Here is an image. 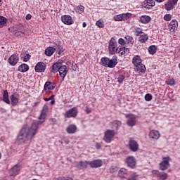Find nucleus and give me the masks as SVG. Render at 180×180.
Returning <instances> with one entry per match:
<instances>
[{"label":"nucleus","instance_id":"25","mask_svg":"<svg viewBox=\"0 0 180 180\" xmlns=\"http://www.w3.org/2000/svg\"><path fill=\"white\" fill-rule=\"evenodd\" d=\"M3 101L8 105H11V100H9V94L8 93V90L4 91Z\"/></svg>","mask_w":180,"mask_h":180},{"label":"nucleus","instance_id":"44","mask_svg":"<svg viewBox=\"0 0 180 180\" xmlns=\"http://www.w3.org/2000/svg\"><path fill=\"white\" fill-rule=\"evenodd\" d=\"M118 54H120V56H127L126 55V51L124 50V47H122L119 49L118 51Z\"/></svg>","mask_w":180,"mask_h":180},{"label":"nucleus","instance_id":"41","mask_svg":"<svg viewBox=\"0 0 180 180\" xmlns=\"http://www.w3.org/2000/svg\"><path fill=\"white\" fill-rule=\"evenodd\" d=\"M159 178L160 179L165 180L167 179V178H168V174L167 173L160 172V174H159Z\"/></svg>","mask_w":180,"mask_h":180},{"label":"nucleus","instance_id":"40","mask_svg":"<svg viewBox=\"0 0 180 180\" xmlns=\"http://www.w3.org/2000/svg\"><path fill=\"white\" fill-rule=\"evenodd\" d=\"M119 171V167L116 166H111L110 167V174H114V172H117Z\"/></svg>","mask_w":180,"mask_h":180},{"label":"nucleus","instance_id":"62","mask_svg":"<svg viewBox=\"0 0 180 180\" xmlns=\"http://www.w3.org/2000/svg\"><path fill=\"white\" fill-rule=\"evenodd\" d=\"M18 36H22V34H25V32L23 31H18Z\"/></svg>","mask_w":180,"mask_h":180},{"label":"nucleus","instance_id":"26","mask_svg":"<svg viewBox=\"0 0 180 180\" xmlns=\"http://www.w3.org/2000/svg\"><path fill=\"white\" fill-rule=\"evenodd\" d=\"M135 67V70L136 72H139V74H140V72H144L146 71V66L142 63H139V65H136Z\"/></svg>","mask_w":180,"mask_h":180},{"label":"nucleus","instance_id":"2","mask_svg":"<svg viewBox=\"0 0 180 180\" xmlns=\"http://www.w3.org/2000/svg\"><path fill=\"white\" fill-rule=\"evenodd\" d=\"M47 109H49V108L47 107V105H44L41 115L39 117V121H35L32 124V126L34 127V129L37 131V129H39V127L40 126V124H41L42 123H44V120H46V112H47Z\"/></svg>","mask_w":180,"mask_h":180},{"label":"nucleus","instance_id":"21","mask_svg":"<svg viewBox=\"0 0 180 180\" xmlns=\"http://www.w3.org/2000/svg\"><path fill=\"white\" fill-rule=\"evenodd\" d=\"M77 125L70 124L66 128V131L68 134H74L77 133Z\"/></svg>","mask_w":180,"mask_h":180},{"label":"nucleus","instance_id":"8","mask_svg":"<svg viewBox=\"0 0 180 180\" xmlns=\"http://www.w3.org/2000/svg\"><path fill=\"white\" fill-rule=\"evenodd\" d=\"M77 115H78V110H77V108L74 107L69 110H68L65 114V117H77Z\"/></svg>","mask_w":180,"mask_h":180},{"label":"nucleus","instance_id":"24","mask_svg":"<svg viewBox=\"0 0 180 180\" xmlns=\"http://www.w3.org/2000/svg\"><path fill=\"white\" fill-rule=\"evenodd\" d=\"M170 32H175L178 29V21L173 20L169 23Z\"/></svg>","mask_w":180,"mask_h":180},{"label":"nucleus","instance_id":"42","mask_svg":"<svg viewBox=\"0 0 180 180\" xmlns=\"http://www.w3.org/2000/svg\"><path fill=\"white\" fill-rule=\"evenodd\" d=\"M6 22H8V20L5 17L0 16V25H6Z\"/></svg>","mask_w":180,"mask_h":180},{"label":"nucleus","instance_id":"48","mask_svg":"<svg viewBox=\"0 0 180 180\" xmlns=\"http://www.w3.org/2000/svg\"><path fill=\"white\" fill-rule=\"evenodd\" d=\"M139 176L134 173L131 174L130 178H128L127 180H136Z\"/></svg>","mask_w":180,"mask_h":180},{"label":"nucleus","instance_id":"20","mask_svg":"<svg viewBox=\"0 0 180 180\" xmlns=\"http://www.w3.org/2000/svg\"><path fill=\"white\" fill-rule=\"evenodd\" d=\"M117 64V56H114L112 59H109L108 65L107 67H108V68H115Z\"/></svg>","mask_w":180,"mask_h":180},{"label":"nucleus","instance_id":"50","mask_svg":"<svg viewBox=\"0 0 180 180\" xmlns=\"http://www.w3.org/2000/svg\"><path fill=\"white\" fill-rule=\"evenodd\" d=\"M143 33V30L141 28H136L135 31V36H139Z\"/></svg>","mask_w":180,"mask_h":180},{"label":"nucleus","instance_id":"27","mask_svg":"<svg viewBox=\"0 0 180 180\" xmlns=\"http://www.w3.org/2000/svg\"><path fill=\"white\" fill-rule=\"evenodd\" d=\"M151 21V17L150 16H148V15H142L141 18H140V22L141 23H143V24H147V23H150V22Z\"/></svg>","mask_w":180,"mask_h":180},{"label":"nucleus","instance_id":"43","mask_svg":"<svg viewBox=\"0 0 180 180\" xmlns=\"http://www.w3.org/2000/svg\"><path fill=\"white\" fill-rule=\"evenodd\" d=\"M124 78H126V77H124V75H120L117 77V82H119L120 84H122V82H123V81H124Z\"/></svg>","mask_w":180,"mask_h":180},{"label":"nucleus","instance_id":"60","mask_svg":"<svg viewBox=\"0 0 180 180\" xmlns=\"http://www.w3.org/2000/svg\"><path fill=\"white\" fill-rule=\"evenodd\" d=\"M124 50H125V54L127 56V54H129V53L130 52V50L126 47H124Z\"/></svg>","mask_w":180,"mask_h":180},{"label":"nucleus","instance_id":"10","mask_svg":"<svg viewBox=\"0 0 180 180\" xmlns=\"http://www.w3.org/2000/svg\"><path fill=\"white\" fill-rule=\"evenodd\" d=\"M8 61L10 65L15 66L18 63H19V56L16 54H13L10 56Z\"/></svg>","mask_w":180,"mask_h":180},{"label":"nucleus","instance_id":"11","mask_svg":"<svg viewBox=\"0 0 180 180\" xmlns=\"http://www.w3.org/2000/svg\"><path fill=\"white\" fill-rule=\"evenodd\" d=\"M56 88V84L51 82H46L44 86V91L45 92H50V91H53Z\"/></svg>","mask_w":180,"mask_h":180},{"label":"nucleus","instance_id":"16","mask_svg":"<svg viewBox=\"0 0 180 180\" xmlns=\"http://www.w3.org/2000/svg\"><path fill=\"white\" fill-rule=\"evenodd\" d=\"M61 20L65 25H72V17L71 15H62Z\"/></svg>","mask_w":180,"mask_h":180},{"label":"nucleus","instance_id":"61","mask_svg":"<svg viewBox=\"0 0 180 180\" xmlns=\"http://www.w3.org/2000/svg\"><path fill=\"white\" fill-rule=\"evenodd\" d=\"M79 9L81 12H84V9H85V7H84L83 6H79Z\"/></svg>","mask_w":180,"mask_h":180},{"label":"nucleus","instance_id":"37","mask_svg":"<svg viewBox=\"0 0 180 180\" xmlns=\"http://www.w3.org/2000/svg\"><path fill=\"white\" fill-rule=\"evenodd\" d=\"M96 26H98L100 29L105 27V24L103 23V20H98V21H96Z\"/></svg>","mask_w":180,"mask_h":180},{"label":"nucleus","instance_id":"52","mask_svg":"<svg viewBox=\"0 0 180 180\" xmlns=\"http://www.w3.org/2000/svg\"><path fill=\"white\" fill-rule=\"evenodd\" d=\"M49 122H50V124H51L52 126H54V124L57 123V120L56 118H51L49 120Z\"/></svg>","mask_w":180,"mask_h":180},{"label":"nucleus","instance_id":"39","mask_svg":"<svg viewBox=\"0 0 180 180\" xmlns=\"http://www.w3.org/2000/svg\"><path fill=\"white\" fill-rule=\"evenodd\" d=\"M175 84V79H174V78L169 77L167 81V85H169L170 86H174Z\"/></svg>","mask_w":180,"mask_h":180},{"label":"nucleus","instance_id":"59","mask_svg":"<svg viewBox=\"0 0 180 180\" xmlns=\"http://www.w3.org/2000/svg\"><path fill=\"white\" fill-rule=\"evenodd\" d=\"M25 19H26L27 20H30V19H32V15L27 14V15H26V17H25Z\"/></svg>","mask_w":180,"mask_h":180},{"label":"nucleus","instance_id":"12","mask_svg":"<svg viewBox=\"0 0 180 180\" xmlns=\"http://www.w3.org/2000/svg\"><path fill=\"white\" fill-rule=\"evenodd\" d=\"M34 68L36 72H44L46 71V64L43 62H39Z\"/></svg>","mask_w":180,"mask_h":180},{"label":"nucleus","instance_id":"3","mask_svg":"<svg viewBox=\"0 0 180 180\" xmlns=\"http://www.w3.org/2000/svg\"><path fill=\"white\" fill-rule=\"evenodd\" d=\"M54 51H58V55L61 56V53H63V46L56 45L54 46V47H48L45 50V54L46 56H48V57H51V56H53L54 53Z\"/></svg>","mask_w":180,"mask_h":180},{"label":"nucleus","instance_id":"5","mask_svg":"<svg viewBox=\"0 0 180 180\" xmlns=\"http://www.w3.org/2000/svg\"><path fill=\"white\" fill-rule=\"evenodd\" d=\"M116 133L115 132V130L108 129L104 133L103 140L105 143H111L112 139H113Z\"/></svg>","mask_w":180,"mask_h":180},{"label":"nucleus","instance_id":"46","mask_svg":"<svg viewBox=\"0 0 180 180\" xmlns=\"http://www.w3.org/2000/svg\"><path fill=\"white\" fill-rule=\"evenodd\" d=\"M126 174H127V170L124 168L121 169L118 172V175H126Z\"/></svg>","mask_w":180,"mask_h":180},{"label":"nucleus","instance_id":"34","mask_svg":"<svg viewBox=\"0 0 180 180\" xmlns=\"http://www.w3.org/2000/svg\"><path fill=\"white\" fill-rule=\"evenodd\" d=\"M148 40V34H142L139 37V41L141 43H146Z\"/></svg>","mask_w":180,"mask_h":180},{"label":"nucleus","instance_id":"4","mask_svg":"<svg viewBox=\"0 0 180 180\" xmlns=\"http://www.w3.org/2000/svg\"><path fill=\"white\" fill-rule=\"evenodd\" d=\"M169 161H171V158H169V156L162 158V161L159 165L161 171H166V169H168V168L171 167Z\"/></svg>","mask_w":180,"mask_h":180},{"label":"nucleus","instance_id":"7","mask_svg":"<svg viewBox=\"0 0 180 180\" xmlns=\"http://www.w3.org/2000/svg\"><path fill=\"white\" fill-rule=\"evenodd\" d=\"M125 162L129 168H136L137 160L134 156H128L125 160Z\"/></svg>","mask_w":180,"mask_h":180},{"label":"nucleus","instance_id":"47","mask_svg":"<svg viewBox=\"0 0 180 180\" xmlns=\"http://www.w3.org/2000/svg\"><path fill=\"white\" fill-rule=\"evenodd\" d=\"M114 19L115 20H116V22H122V20H123L122 14L116 15L115 17H114Z\"/></svg>","mask_w":180,"mask_h":180},{"label":"nucleus","instance_id":"57","mask_svg":"<svg viewBox=\"0 0 180 180\" xmlns=\"http://www.w3.org/2000/svg\"><path fill=\"white\" fill-rule=\"evenodd\" d=\"M101 147H102V146L101 145V143H96V148L97 150L101 149Z\"/></svg>","mask_w":180,"mask_h":180},{"label":"nucleus","instance_id":"6","mask_svg":"<svg viewBox=\"0 0 180 180\" xmlns=\"http://www.w3.org/2000/svg\"><path fill=\"white\" fill-rule=\"evenodd\" d=\"M125 117L128 119L127 122V124L129 126V127H133V126H136L137 124V116L133 114H127Z\"/></svg>","mask_w":180,"mask_h":180},{"label":"nucleus","instance_id":"53","mask_svg":"<svg viewBox=\"0 0 180 180\" xmlns=\"http://www.w3.org/2000/svg\"><path fill=\"white\" fill-rule=\"evenodd\" d=\"M152 174H153V175H155V176H158V177L159 178L160 174H161V172H160L158 170H153V171L152 172Z\"/></svg>","mask_w":180,"mask_h":180},{"label":"nucleus","instance_id":"63","mask_svg":"<svg viewBox=\"0 0 180 180\" xmlns=\"http://www.w3.org/2000/svg\"><path fill=\"white\" fill-rule=\"evenodd\" d=\"M56 103V101H54V98L51 100V105H54Z\"/></svg>","mask_w":180,"mask_h":180},{"label":"nucleus","instance_id":"23","mask_svg":"<svg viewBox=\"0 0 180 180\" xmlns=\"http://www.w3.org/2000/svg\"><path fill=\"white\" fill-rule=\"evenodd\" d=\"M143 6L146 9H150L151 7L155 6V2L154 0H147L143 2Z\"/></svg>","mask_w":180,"mask_h":180},{"label":"nucleus","instance_id":"31","mask_svg":"<svg viewBox=\"0 0 180 180\" xmlns=\"http://www.w3.org/2000/svg\"><path fill=\"white\" fill-rule=\"evenodd\" d=\"M61 67V65H60V63H56L55 64H53L52 65V72H53V74H56V72H58L60 68Z\"/></svg>","mask_w":180,"mask_h":180},{"label":"nucleus","instance_id":"38","mask_svg":"<svg viewBox=\"0 0 180 180\" xmlns=\"http://www.w3.org/2000/svg\"><path fill=\"white\" fill-rule=\"evenodd\" d=\"M121 16L122 18V20H127V19H129V18L131 17V13H123L121 14Z\"/></svg>","mask_w":180,"mask_h":180},{"label":"nucleus","instance_id":"17","mask_svg":"<svg viewBox=\"0 0 180 180\" xmlns=\"http://www.w3.org/2000/svg\"><path fill=\"white\" fill-rule=\"evenodd\" d=\"M160 131L157 130H152L149 133V139L152 140H158L160 137Z\"/></svg>","mask_w":180,"mask_h":180},{"label":"nucleus","instance_id":"14","mask_svg":"<svg viewBox=\"0 0 180 180\" xmlns=\"http://www.w3.org/2000/svg\"><path fill=\"white\" fill-rule=\"evenodd\" d=\"M88 165H89L88 161H79L76 162V168H77V169H85L88 168Z\"/></svg>","mask_w":180,"mask_h":180},{"label":"nucleus","instance_id":"36","mask_svg":"<svg viewBox=\"0 0 180 180\" xmlns=\"http://www.w3.org/2000/svg\"><path fill=\"white\" fill-rule=\"evenodd\" d=\"M125 43H127V44H133V43H134L133 38L129 35L125 37Z\"/></svg>","mask_w":180,"mask_h":180},{"label":"nucleus","instance_id":"55","mask_svg":"<svg viewBox=\"0 0 180 180\" xmlns=\"http://www.w3.org/2000/svg\"><path fill=\"white\" fill-rule=\"evenodd\" d=\"M52 99H54V95H52L51 96H50L49 98H44V101L46 102H49V101H52Z\"/></svg>","mask_w":180,"mask_h":180},{"label":"nucleus","instance_id":"51","mask_svg":"<svg viewBox=\"0 0 180 180\" xmlns=\"http://www.w3.org/2000/svg\"><path fill=\"white\" fill-rule=\"evenodd\" d=\"M172 18V16L171 15V14H166L164 17L165 20H167V22H169V20H171V18Z\"/></svg>","mask_w":180,"mask_h":180},{"label":"nucleus","instance_id":"56","mask_svg":"<svg viewBox=\"0 0 180 180\" xmlns=\"http://www.w3.org/2000/svg\"><path fill=\"white\" fill-rule=\"evenodd\" d=\"M115 46H117L116 43H115L113 41H110L109 47H113Z\"/></svg>","mask_w":180,"mask_h":180},{"label":"nucleus","instance_id":"35","mask_svg":"<svg viewBox=\"0 0 180 180\" xmlns=\"http://www.w3.org/2000/svg\"><path fill=\"white\" fill-rule=\"evenodd\" d=\"M117 46L115 45L114 46H109V51L110 53V54H115V53H117Z\"/></svg>","mask_w":180,"mask_h":180},{"label":"nucleus","instance_id":"58","mask_svg":"<svg viewBox=\"0 0 180 180\" xmlns=\"http://www.w3.org/2000/svg\"><path fill=\"white\" fill-rule=\"evenodd\" d=\"M59 180H73L72 178L68 177L65 179V177H60L59 178Z\"/></svg>","mask_w":180,"mask_h":180},{"label":"nucleus","instance_id":"22","mask_svg":"<svg viewBox=\"0 0 180 180\" xmlns=\"http://www.w3.org/2000/svg\"><path fill=\"white\" fill-rule=\"evenodd\" d=\"M11 105L13 106H16L18 105V102H19V94L14 93L11 96Z\"/></svg>","mask_w":180,"mask_h":180},{"label":"nucleus","instance_id":"18","mask_svg":"<svg viewBox=\"0 0 180 180\" xmlns=\"http://www.w3.org/2000/svg\"><path fill=\"white\" fill-rule=\"evenodd\" d=\"M89 165H90L91 168H99V167H102V160H95L90 161L89 162Z\"/></svg>","mask_w":180,"mask_h":180},{"label":"nucleus","instance_id":"49","mask_svg":"<svg viewBox=\"0 0 180 180\" xmlns=\"http://www.w3.org/2000/svg\"><path fill=\"white\" fill-rule=\"evenodd\" d=\"M30 57H31V56L30 54H28V53L24 55V56H23V61L27 63V61H29V60H30Z\"/></svg>","mask_w":180,"mask_h":180},{"label":"nucleus","instance_id":"29","mask_svg":"<svg viewBox=\"0 0 180 180\" xmlns=\"http://www.w3.org/2000/svg\"><path fill=\"white\" fill-rule=\"evenodd\" d=\"M132 63L135 65H139V64H141V59H140V56H135L132 59Z\"/></svg>","mask_w":180,"mask_h":180},{"label":"nucleus","instance_id":"1","mask_svg":"<svg viewBox=\"0 0 180 180\" xmlns=\"http://www.w3.org/2000/svg\"><path fill=\"white\" fill-rule=\"evenodd\" d=\"M37 131L31 125V127H27V125H25L20 131L19 135L17 137V141L20 144L25 143V141H29L32 140L34 136H36Z\"/></svg>","mask_w":180,"mask_h":180},{"label":"nucleus","instance_id":"32","mask_svg":"<svg viewBox=\"0 0 180 180\" xmlns=\"http://www.w3.org/2000/svg\"><path fill=\"white\" fill-rule=\"evenodd\" d=\"M109 58L108 57H104L101 59V63L103 67H108L109 64Z\"/></svg>","mask_w":180,"mask_h":180},{"label":"nucleus","instance_id":"9","mask_svg":"<svg viewBox=\"0 0 180 180\" xmlns=\"http://www.w3.org/2000/svg\"><path fill=\"white\" fill-rule=\"evenodd\" d=\"M129 147L131 151L136 153V151L139 150V143H137L134 140H129Z\"/></svg>","mask_w":180,"mask_h":180},{"label":"nucleus","instance_id":"19","mask_svg":"<svg viewBox=\"0 0 180 180\" xmlns=\"http://www.w3.org/2000/svg\"><path fill=\"white\" fill-rule=\"evenodd\" d=\"M19 171H20V168H19V166H18V165H15L9 170L10 176H16V175L19 174Z\"/></svg>","mask_w":180,"mask_h":180},{"label":"nucleus","instance_id":"28","mask_svg":"<svg viewBox=\"0 0 180 180\" xmlns=\"http://www.w3.org/2000/svg\"><path fill=\"white\" fill-rule=\"evenodd\" d=\"M18 71L20 72H26L29 71V65L27 64H22L18 67Z\"/></svg>","mask_w":180,"mask_h":180},{"label":"nucleus","instance_id":"33","mask_svg":"<svg viewBox=\"0 0 180 180\" xmlns=\"http://www.w3.org/2000/svg\"><path fill=\"white\" fill-rule=\"evenodd\" d=\"M148 52H149V54H152V55L155 54L157 53V46L155 45H152L149 46Z\"/></svg>","mask_w":180,"mask_h":180},{"label":"nucleus","instance_id":"54","mask_svg":"<svg viewBox=\"0 0 180 180\" xmlns=\"http://www.w3.org/2000/svg\"><path fill=\"white\" fill-rule=\"evenodd\" d=\"M118 43H119V44H121L122 46H123V44H126V41H124V39L120 38L118 40Z\"/></svg>","mask_w":180,"mask_h":180},{"label":"nucleus","instance_id":"15","mask_svg":"<svg viewBox=\"0 0 180 180\" xmlns=\"http://www.w3.org/2000/svg\"><path fill=\"white\" fill-rule=\"evenodd\" d=\"M58 72L61 78H65V76L67 75V74H68V69H67V66L60 65V67L59 68Z\"/></svg>","mask_w":180,"mask_h":180},{"label":"nucleus","instance_id":"13","mask_svg":"<svg viewBox=\"0 0 180 180\" xmlns=\"http://www.w3.org/2000/svg\"><path fill=\"white\" fill-rule=\"evenodd\" d=\"M178 4V0H169L166 4H165V9L166 11H172L174 9L175 5Z\"/></svg>","mask_w":180,"mask_h":180},{"label":"nucleus","instance_id":"64","mask_svg":"<svg viewBox=\"0 0 180 180\" xmlns=\"http://www.w3.org/2000/svg\"><path fill=\"white\" fill-rule=\"evenodd\" d=\"M86 113H91V110H89V108H86Z\"/></svg>","mask_w":180,"mask_h":180},{"label":"nucleus","instance_id":"45","mask_svg":"<svg viewBox=\"0 0 180 180\" xmlns=\"http://www.w3.org/2000/svg\"><path fill=\"white\" fill-rule=\"evenodd\" d=\"M145 101H147V102H150V101H153V96L150 94H146Z\"/></svg>","mask_w":180,"mask_h":180},{"label":"nucleus","instance_id":"30","mask_svg":"<svg viewBox=\"0 0 180 180\" xmlns=\"http://www.w3.org/2000/svg\"><path fill=\"white\" fill-rule=\"evenodd\" d=\"M122 126V122L116 120L112 122V129L114 130H119V127Z\"/></svg>","mask_w":180,"mask_h":180}]
</instances>
